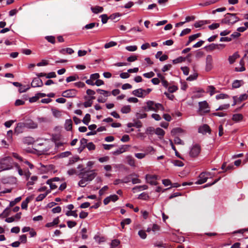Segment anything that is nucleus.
<instances>
[{
  "instance_id": "aec40b11",
  "label": "nucleus",
  "mask_w": 248,
  "mask_h": 248,
  "mask_svg": "<svg viewBox=\"0 0 248 248\" xmlns=\"http://www.w3.org/2000/svg\"><path fill=\"white\" fill-rule=\"evenodd\" d=\"M92 11L94 14H98L101 13L103 11V8L101 6H95L94 7H92L91 8Z\"/></svg>"
},
{
  "instance_id": "de8ad7c7",
  "label": "nucleus",
  "mask_w": 248,
  "mask_h": 248,
  "mask_svg": "<svg viewBox=\"0 0 248 248\" xmlns=\"http://www.w3.org/2000/svg\"><path fill=\"white\" fill-rule=\"evenodd\" d=\"M66 215L67 216H73L75 217H78L76 211H68L66 213Z\"/></svg>"
},
{
  "instance_id": "7ed1b4c3",
  "label": "nucleus",
  "mask_w": 248,
  "mask_h": 248,
  "mask_svg": "<svg viewBox=\"0 0 248 248\" xmlns=\"http://www.w3.org/2000/svg\"><path fill=\"white\" fill-rule=\"evenodd\" d=\"M239 18L236 16L235 14L227 13L222 20V23L228 25H232L238 21Z\"/></svg>"
},
{
  "instance_id": "4d7b16f0",
  "label": "nucleus",
  "mask_w": 248,
  "mask_h": 248,
  "mask_svg": "<svg viewBox=\"0 0 248 248\" xmlns=\"http://www.w3.org/2000/svg\"><path fill=\"white\" fill-rule=\"evenodd\" d=\"M67 224L69 228H72L77 225V222L74 221L69 220L67 222Z\"/></svg>"
},
{
  "instance_id": "6e6d98bb",
  "label": "nucleus",
  "mask_w": 248,
  "mask_h": 248,
  "mask_svg": "<svg viewBox=\"0 0 248 248\" xmlns=\"http://www.w3.org/2000/svg\"><path fill=\"white\" fill-rule=\"evenodd\" d=\"M173 164L174 165L178 167H183L184 165V163L181 161L178 160H173Z\"/></svg>"
},
{
  "instance_id": "58836bf2",
  "label": "nucleus",
  "mask_w": 248,
  "mask_h": 248,
  "mask_svg": "<svg viewBox=\"0 0 248 248\" xmlns=\"http://www.w3.org/2000/svg\"><path fill=\"white\" fill-rule=\"evenodd\" d=\"M242 85V81L235 80L232 83V86L234 88H237L240 87Z\"/></svg>"
},
{
  "instance_id": "9b49d317",
  "label": "nucleus",
  "mask_w": 248,
  "mask_h": 248,
  "mask_svg": "<svg viewBox=\"0 0 248 248\" xmlns=\"http://www.w3.org/2000/svg\"><path fill=\"white\" fill-rule=\"evenodd\" d=\"M146 181L147 183L150 184L152 185H156V176L155 175H151L147 174L145 177Z\"/></svg>"
},
{
  "instance_id": "c03bdc74",
  "label": "nucleus",
  "mask_w": 248,
  "mask_h": 248,
  "mask_svg": "<svg viewBox=\"0 0 248 248\" xmlns=\"http://www.w3.org/2000/svg\"><path fill=\"white\" fill-rule=\"evenodd\" d=\"M82 179L80 180L78 182V185L79 186L81 187H84L86 186L87 183L86 182L87 181L86 179L83 177H81Z\"/></svg>"
},
{
  "instance_id": "c9c22d12",
  "label": "nucleus",
  "mask_w": 248,
  "mask_h": 248,
  "mask_svg": "<svg viewBox=\"0 0 248 248\" xmlns=\"http://www.w3.org/2000/svg\"><path fill=\"white\" fill-rule=\"evenodd\" d=\"M91 119V116L89 114H86L82 120L83 123L86 125H88Z\"/></svg>"
},
{
  "instance_id": "6ab92c4d",
  "label": "nucleus",
  "mask_w": 248,
  "mask_h": 248,
  "mask_svg": "<svg viewBox=\"0 0 248 248\" xmlns=\"http://www.w3.org/2000/svg\"><path fill=\"white\" fill-rule=\"evenodd\" d=\"M243 116L241 114H234L232 115V120L235 122H239L242 120Z\"/></svg>"
},
{
  "instance_id": "7c9ffc66",
  "label": "nucleus",
  "mask_w": 248,
  "mask_h": 248,
  "mask_svg": "<svg viewBox=\"0 0 248 248\" xmlns=\"http://www.w3.org/2000/svg\"><path fill=\"white\" fill-rule=\"evenodd\" d=\"M79 159L78 156H75L69 159L67 165H71L77 162Z\"/></svg>"
},
{
  "instance_id": "72a5a7b5",
  "label": "nucleus",
  "mask_w": 248,
  "mask_h": 248,
  "mask_svg": "<svg viewBox=\"0 0 248 248\" xmlns=\"http://www.w3.org/2000/svg\"><path fill=\"white\" fill-rule=\"evenodd\" d=\"M240 65L241 67H236L235 70L236 71L239 72H242L244 71L245 70V68L244 67V62L243 60H241L240 62Z\"/></svg>"
},
{
  "instance_id": "8fccbe9b",
  "label": "nucleus",
  "mask_w": 248,
  "mask_h": 248,
  "mask_svg": "<svg viewBox=\"0 0 248 248\" xmlns=\"http://www.w3.org/2000/svg\"><path fill=\"white\" fill-rule=\"evenodd\" d=\"M86 147L90 151L94 150L95 149V146L93 142H89L86 144Z\"/></svg>"
},
{
  "instance_id": "f704fd0d",
  "label": "nucleus",
  "mask_w": 248,
  "mask_h": 248,
  "mask_svg": "<svg viewBox=\"0 0 248 248\" xmlns=\"http://www.w3.org/2000/svg\"><path fill=\"white\" fill-rule=\"evenodd\" d=\"M131 110L130 106L129 105L124 106L122 108L121 111L123 113H129Z\"/></svg>"
},
{
  "instance_id": "f8f14e48",
  "label": "nucleus",
  "mask_w": 248,
  "mask_h": 248,
  "mask_svg": "<svg viewBox=\"0 0 248 248\" xmlns=\"http://www.w3.org/2000/svg\"><path fill=\"white\" fill-rule=\"evenodd\" d=\"M208 179V177L206 175V173L204 172H202L199 176L198 180L196 182V184L201 185L205 183Z\"/></svg>"
},
{
  "instance_id": "20e7f679",
  "label": "nucleus",
  "mask_w": 248,
  "mask_h": 248,
  "mask_svg": "<svg viewBox=\"0 0 248 248\" xmlns=\"http://www.w3.org/2000/svg\"><path fill=\"white\" fill-rule=\"evenodd\" d=\"M96 175V174L93 170L81 172L79 174L80 177H83L85 178L87 181H92L95 178Z\"/></svg>"
},
{
  "instance_id": "13d9d810",
  "label": "nucleus",
  "mask_w": 248,
  "mask_h": 248,
  "mask_svg": "<svg viewBox=\"0 0 248 248\" xmlns=\"http://www.w3.org/2000/svg\"><path fill=\"white\" fill-rule=\"evenodd\" d=\"M228 97V95L224 93H220L219 94H218L216 95V98L217 99H225Z\"/></svg>"
},
{
  "instance_id": "6e6552de",
  "label": "nucleus",
  "mask_w": 248,
  "mask_h": 248,
  "mask_svg": "<svg viewBox=\"0 0 248 248\" xmlns=\"http://www.w3.org/2000/svg\"><path fill=\"white\" fill-rule=\"evenodd\" d=\"M213 58L211 55H208L206 58L205 70L210 71L213 68Z\"/></svg>"
},
{
  "instance_id": "b1692460",
  "label": "nucleus",
  "mask_w": 248,
  "mask_h": 248,
  "mask_svg": "<svg viewBox=\"0 0 248 248\" xmlns=\"http://www.w3.org/2000/svg\"><path fill=\"white\" fill-rule=\"evenodd\" d=\"M65 128L67 131L72 130V121L71 119L66 120L65 123Z\"/></svg>"
},
{
  "instance_id": "864d4df0",
  "label": "nucleus",
  "mask_w": 248,
  "mask_h": 248,
  "mask_svg": "<svg viewBox=\"0 0 248 248\" xmlns=\"http://www.w3.org/2000/svg\"><path fill=\"white\" fill-rule=\"evenodd\" d=\"M137 48L138 47L136 46H130L125 47V49L129 51H135Z\"/></svg>"
},
{
  "instance_id": "a878e982",
  "label": "nucleus",
  "mask_w": 248,
  "mask_h": 248,
  "mask_svg": "<svg viewBox=\"0 0 248 248\" xmlns=\"http://www.w3.org/2000/svg\"><path fill=\"white\" fill-rule=\"evenodd\" d=\"M126 160L127 163L131 166L135 167V161L134 158L130 155L127 156L126 157Z\"/></svg>"
},
{
  "instance_id": "2eb2a0df",
  "label": "nucleus",
  "mask_w": 248,
  "mask_h": 248,
  "mask_svg": "<svg viewBox=\"0 0 248 248\" xmlns=\"http://www.w3.org/2000/svg\"><path fill=\"white\" fill-rule=\"evenodd\" d=\"M43 85V83L42 80L38 78H34L31 83V86L32 87H42Z\"/></svg>"
},
{
  "instance_id": "a211bd4d",
  "label": "nucleus",
  "mask_w": 248,
  "mask_h": 248,
  "mask_svg": "<svg viewBox=\"0 0 248 248\" xmlns=\"http://www.w3.org/2000/svg\"><path fill=\"white\" fill-rule=\"evenodd\" d=\"M132 94L140 98H144V95L143 92V89L141 88H139L136 90L133 91Z\"/></svg>"
},
{
  "instance_id": "f3484780",
  "label": "nucleus",
  "mask_w": 248,
  "mask_h": 248,
  "mask_svg": "<svg viewBox=\"0 0 248 248\" xmlns=\"http://www.w3.org/2000/svg\"><path fill=\"white\" fill-rule=\"evenodd\" d=\"M38 177L36 176H32L27 181V186L29 189H31L30 186L33 185L35 182L37 180Z\"/></svg>"
},
{
  "instance_id": "774afa93",
  "label": "nucleus",
  "mask_w": 248,
  "mask_h": 248,
  "mask_svg": "<svg viewBox=\"0 0 248 248\" xmlns=\"http://www.w3.org/2000/svg\"><path fill=\"white\" fill-rule=\"evenodd\" d=\"M146 154L144 153H136L135 154V156L138 158V159H142L144 158L146 156Z\"/></svg>"
},
{
  "instance_id": "dca6fc26",
  "label": "nucleus",
  "mask_w": 248,
  "mask_h": 248,
  "mask_svg": "<svg viewBox=\"0 0 248 248\" xmlns=\"http://www.w3.org/2000/svg\"><path fill=\"white\" fill-rule=\"evenodd\" d=\"M199 132L203 134L210 132V128L207 124H203L199 128Z\"/></svg>"
},
{
  "instance_id": "423d86ee",
  "label": "nucleus",
  "mask_w": 248,
  "mask_h": 248,
  "mask_svg": "<svg viewBox=\"0 0 248 248\" xmlns=\"http://www.w3.org/2000/svg\"><path fill=\"white\" fill-rule=\"evenodd\" d=\"M200 152L201 147L198 144H195L190 149L189 155L191 157H196L199 155Z\"/></svg>"
},
{
  "instance_id": "412c9836",
  "label": "nucleus",
  "mask_w": 248,
  "mask_h": 248,
  "mask_svg": "<svg viewBox=\"0 0 248 248\" xmlns=\"http://www.w3.org/2000/svg\"><path fill=\"white\" fill-rule=\"evenodd\" d=\"M248 94L246 93H244L243 94L241 95L238 98L237 101L242 102L243 101L246 100L248 98ZM233 99L234 100V103L232 105L233 106L236 104L237 101L236 100V97H233Z\"/></svg>"
},
{
  "instance_id": "3c124183",
  "label": "nucleus",
  "mask_w": 248,
  "mask_h": 248,
  "mask_svg": "<svg viewBox=\"0 0 248 248\" xmlns=\"http://www.w3.org/2000/svg\"><path fill=\"white\" fill-rule=\"evenodd\" d=\"M147 114L145 113H141L140 112H138L136 114V116L137 119L145 118L147 117Z\"/></svg>"
},
{
  "instance_id": "37998d69",
  "label": "nucleus",
  "mask_w": 248,
  "mask_h": 248,
  "mask_svg": "<svg viewBox=\"0 0 248 248\" xmlns=\"http://www.w3.org/2000/svg\"><path fill=\"white\" fill-rule=\"evenodd\" d=\"M117 45V43L114 41H111L108 43H106L104 47L105 48H108L110 47H112Z\"/></svg>"
},
{
  "instance_id": "69168bd1",
  "label": "nucleus",
  "mask_w": 248,
  "mask_h": 248,
  "mask_svg": "<svg viewBox=\"0 0 248 248\" xmlns=\"http://www.w3.org/2000/svg\"><path fill=\"white\" fill-rule=\"evenodd\" d=\"M219 27V23H213L208 26V28L211 30H215Z\"/></svg>"
},
{
  "instance_id": "49530a36",
  "label": "nucleus",
  "mask_w": 248,
  "mask_h": 248,
  "mask_svg": "<svg viewBox=\"0 0 248 248\" xmlns=\"http://www.w3.org/2000/svg\"><path fill=\"white\" fill-rule=\"evenodd\" d=\"M155 133L156 134L161 136H163L165 134V131L160 128H157L155 130Z\"/></svg>"
},
{
  "instance_id": "4c0bfd02",
  "label": "nucleus",
  "mask_w": 248,
  "mask_h": 248,
  "mask_svg": "<svg viewBox=\"0 0 248 248\" xmlns=\"http://www.w3.org/2000/svg\"><path fill=\"white\" fill-rule=\"evenodd\" d=\"M94 239L95 240V241L97 242L98 244H100L101 242H103L105 240L104 237H101L98 235H95L94 236Z\"/></svg>"
},
{
  "instance_id": "393cba45",
  "label": "nucleus",
  "mask_w": 248,
  "mask_h": 248,
  "mask_svg": "<svg viewBox=\"0 0 248 248\" xmlns=\"http://www.w3.org/2000/svg\"><path fill=\"white\" fill-rule=\"evenodd\" d=\"M201 33H198L192 35L189 37L188 41L187 42L186 45L188 46L191 42L195 40L196 38L201 36Z\"/></svg>"
},
{
  "instance_id": "052dcab7",
  "label": "nucleus",
  "mask_w": 248,
  "mask_h": 248,
  "mask_svg": "<svg viewBox=\"0 0 248 248\" xmlns=\"http://www.w3.org/2000/svg\"><path fill=\"white\" fill-rule=\"evenodd\" d=\"M80 143L81 144V148L83 149L86 147V144H88L87 140L83 138L80 140Z\"/></svg>"
},
{
  "instance_id": "e2e57ef3",
  "label": "nucleus",
  "mask_w": 248,
  "mask_h": 248,
  "mask_svg": "<svg viewBox=\"0 0 248 248\" xmlns=\"http://www.w3.org/2000/svg\"><path fill=\"white\" fill-rule=\"evenodd\" d=\"M120 16H121V15L119 13H114V14L111 15L109 16V18L111 20H115L117 18H118L119 17H120Z\"/></svg>"
},
{
  "instance_id": "1a4fd4ad",
  "label": "nucleus",
  "mask_w": 248,
  "mask_h": 248,
  "mask_svg": "<svg viewBox=\"0 0 248 248\" xmlns=\"http://www.w3.org/2000/svg\"><path fill=\"white\" fill-rule=\"evenodd\" d=\"M25 128V124L23 122L18 123L15 128L14 134L18 135L22 133L24 131Z\"/></svg>"
},
{
  "instance_id": "9d476101",
  "label": "nucleus",
  "mask_w": 248,
  "mask_h": 248,
  "mask_svg": "<svg viewBox=\"0 0 248 248\" xmlns=\"http://www.w3.org/2000/svg\"><path fill=\"white\" fill-rule=\"evenodd\" d=\"M23 123L25 124V128L29 129H35L37 127V123L34 122L31 120H28Z\"/></svg>"
},
{
  "instance_id": "2f4dec72",
  "label": "nucleus",
  "mask_w": 248,
  "mask_h": 248,
  "mask_svg": "<svg viewBox=\"0 0 248 248\" xmlns=\"http://www.w3.org/2000/svg\"><path fill=\"white\" fill-rule=\"evenodd\" d=\"M96 91L100 94H102L106 97L110 95V92H109L108 91H105V90H103L99 89H97L96 90Z\"/></svg>"
},
{
  "instance_id": "680f3d73",
  "label": "nucleus",
  "mask_w": 248,
  "mask_h": 248,
  "mask_svg": "<svg viewBox=\"0 0 248 248\" xmlns=\"http://www.w3.org/2000/svg\"><path fill=\"white\" fill-rule=\"evenodd\" d=\"M138 234L142 239H145L146 238L147 235L145 233V231L143 230H140L139 231Z\"/></svg>"
},
{
  "instance_id": "473e14b6",
  "label": "nucleus",
  "mask_w": 248,
  "mask_h": 248,
  "mask_svg": "<svg viewBox=\"0 0 248 248\" xmlns=\"http://www.w3.org/2000/svg\"><path fill=\"white\" fill-rule=\"evenodd\" d=\"M208 23L207 21H199L195 23L194 24V27L195 28H199L202 26V25Z\"/></svg>"
},
{
  "instance_id": "c756f323",
  "label": "nucleus",
  "mask_w": 248,
  "mask_h": 248,
  "mask_svg": "<svg viewBox=\"0 0 248 248\" xmlns=\"http://www.w3.org/2000/svg\"><path fill=\"white\" fill-rule=\"evenodd\" d=\"M23 141L24 143L30 145L32 144L34 140L31 137H26L23 139Z\"/></svg>"
},
{
  "instance_id": "a19ab883",
  "label": "nucleus",
  "mask_w": 248,
  "mask_h": 248,
  "mask_svg": "<svg viewBox=\"0 0 248 248\" xmlns=\"http://www.w3.org/2000/svg\"><path fill=\"white\" fill-rule=\"evenodd\" d=\"M120 243V241L118 239L113 240L111 243L110 248H114L118 246Z\"/></svg>"
},
{
  "instance_id": "79ce46f5",
  "label": "nucleus",
  "mask_w": 248,
  "mask_h": 248,
  "mask_svg": "<svg viewBox=\"0 0 248 248\" xmlns=\"http://www.w3.org/2000/svg\"><path fill=\"white\" fill-rule=\"evenodd\" d=\"M87 229L85 228H83L81 231V238L82 239L85 240L87 239L88 235L86 234L87 232Z\"/></svg>"
},
{
  "instance_id": "0eeeda50",
  "label": "nucleus",
  "mask_w": 248,
  "mask_h": 248,
  "mask_svg": "<svg viewBox=\"0 0 248 248\" xmlns=\"http://www.w3.org/2000/svg\"><path fill=\"white\" fill-rule=\"evenodd\" d=\"M77 91L75 89H69L62 92V96L64 97L70 98L75 97Z\"/></svg>"
},
{
  "instance_id": "4be33fe9",
  "label": "nucleus",
  "mask_w": 248,
  "mask_h": 248,
  "mask_svg": "<svg viewBox=\"0 0 248 248\" xmlns=\"http://www.w3.org/2000/svg\"><path fill=\"white\" fill-rule=\"evenodd\" d=\"M60 220L58 217L55 218L51 222L47 223L46 224V227H52L59 224Z\"/></svg>"
},
{
  "instance_id": "5701e85b",
  "label": "nucleus",
  "mask_w": 248,
  "mask_h": 248,
  "mask_svg": "<svg viewBox=\"0 0 248 248\" xmlns=\"http://www.w3.org/2000/svg\"><path fill=\"white\" fill-rule=\"evenodd\" d=\"M53 115L56 118H60L62 116V111L55 108L51 109Z\"/></svg>"
},
{
  "instance_id": "a18cd8bd",
  "label": "nucleus",
  "mask_w": 248,
  "mask_h": 248,
  "mask_svg": "<svg viewBox=\"0 0 248 248\" xmlns=\"http://www.w3.org/2000/svg\"><path fill=\"white\" fill-rule=\"evenodd\" d=\"M229 107H230L229 104H224V105L220 106L217 108L216 109V110L217 111V110H222L223 109H227L229 108Z\"/></svg>"
},
{
  "instance_id": "5fc2aeb1",
  "label": "nucleus",
  "mask_w": 248,
  "mask_h": 248,
  "mask_svg": "<svg viewBox=\"0 0 248 248\" xmlns=\"http://www.w3.org/2000/svg\"><path fill=\"white\" fill-rule=\"evenodd\" d=\"M100 17L101 18V21L103 24L106 23L109 18L106 14L102 15Z\"/></svg>"
},
{
  "instance_id": "603ef678",
  "label": "nucleus",
  "mask_w": 248,
  "mask_h": 248,
  "mask_svg": "<svg viewBox=\"0 0 248 248\" xmlns=\"http://www.w3.org/2000/svg\"><path fill=\"white\" fill-rule=\"evenodd\" d=\"M31 173L28 169H26L24 170V176L26 178L27 181H28L31 178Z\"/></svg>"
},
{
  "instance_id": "ea45409f",
  "label": "nucleus",
  "mask_w": 248,
  "mask_h": 248,
  "mask_svg": "<svg viewBox=\"0 0 248 248\" xmlns=\"http://www.w3.org/2000/svg\"><path fill=\"white\" fill-rule=\"evenodd\" d=\"M238 57V55L237 53H234L233 55L230 56L229 58L230 63L231 64L233 63Z\"/></svg>"
},
{
  "instance_id": "cd10ccee",
  "label": "nucleus",
  "mask_w": 248,
  "mask_h": 248,
  "mask_svg": "<svg viewBox=\"0 0 248 248\" xmlns=\"http://www.w3.org/2000/svg\"><path fill=\"white\" fill-rule=\"evenodd\" d=\"M31 199L30 197H27V198H26L25 200L23 201L22 202V203H21L22 209H27L28 203L31 201Z\"/></svg>"
},
{
  "instance_id": "e433bc0d",
  "label": "nucleus",
  "mask_w": 248,
  "mask_h": 248,
  "mask_svg": "<svg viewBox=\"0 0 248 248\" xmlns=\"http://www.w3.org/2000/svg\"><path fill=\"white\" fill-rule=\"evenodd\" d=\"M46 183L47 184H48L49 185L50 190L51 189H55L58 187V185L55 183H53L52 182V181H51V180H47Z\"/></svg>"
},
{
  "instance_id": "bb28decb",
  "label": "nucleus",
  "mask_w": 248,
  "mask_h": 248,
  "mask_svg": "<svg viewBox=\"0 0 248 248\" xmlns=\"http://www.w3.org/2000/svg\"><path fill=\"white\" fill-rule=\"evenodd\" d=\"M50 193V190H46V192L44 194H41L39 195L36 198V201L37 202H40L42 201L46 196L47 195Z\"/></svg>"
},
{
  "instance_id": "09e8293b",
  "label": "nucleus",
  "mask_w": 248,
  "mask_h": 248,
  "mask_svg": "<svg viewBox=\"0 0 248 248\" xmlns=\"http://www.w3.org/2000/svg\"><path fill=\"white\" fill-rule=\"evenodd\" d=\"M178 89V87L175 85H172L168 87V91L170 93H173Z\"/></svg>"
},
{
  "instance_id": "f03ea898",
  "label": "nucleus",
  "mask_w": 248,
  "mask_h": 248,
  "mask_svg": "<svg viewBox=\"0 0 248 248\" xmlns=\"http://www.w3.org/2000/svg\"><path fill=\"white\" fill-rule=\"evenodd\" d=\"M13 169L12 159L9 156L0 159V172Z\"/></svg>"
},
{
  "instance_id": "4468645a",
  "label": "nucleus",
  "mask_w": 248,
  "mask_h": 248,
  "mask_svg": "<svg viewBox=\"0 0 248 248\" xmlns=\"http://www.w3.org/2000/svg\"><path fill=\"white\" fill-rule=\"evenodd\" d=\"M16 181V178L14 176H9L2 179V182L4 184H15Z\"/></svg>"
},
{
  "instance_id": "bf43d9fd",
  "label": "nucleus",
  "mask_w": 248,
  "mask_h": 248,
  "mask_svg": "<svg viewBox=\"0 0 248 248\" xmlns=\"http://www.w3.org/2000/svg\"><path fill=\"white\" fill-rule=\"evenodd\" d=\"M190 32H191V29H188V28H186V29H184V30H183L182 31V32L180 33V35L181 36H183L184 35H185L186 34H187L189 33Z\"/></svg>"
},
{
  "instance_id": "39448f33",
  "label": "nucleus",
  "mask_w": 248,
  "mask_h": 248,
  "mask_svg": "<svg viewBox=\"0 0 248 248\" xmlns=\"http://www.w3.org/2000/svg\"><path fill=\"white\" fill-rule=\"evenodd\" d=\"M199 105V112L200 115H203L210 111L209 105L206 101L200 102Z\"/></svg>"
},
{
  "instance_id": "338daca9",
  "label": "nucleus",
  "mask_w": 248,
  "mask_h": 248,
  "mask_svg": "<svg viewBox=\"0 0 248 248\" xmlns=\"http://www.w3.org/2000/svg\"><path fill=\"white\" fill-rule=\"evenodd\" d=\"M171 66L172 65L170 64H166L162 68V71L164 72L169 71L171 68Z\"/></svg>"
},
{
  "instance_id": "0e129e2a",
  "label": "nucleus",
  "mask_w": 248,
  "mask_h": 248,
  "mask_svg": "<svg viewBox=\"0 0 248 248\" xmlns=\"http://www.w3.org/2000/svg\"><path fill=\"white\" fill-rule=\"evenodd\" d=\"M207 90L210 93V95H213L215 93V88L213 86H209L208 87Z\"/></svg>"
},
{
  "instance_id": "ddd939ff",
  "label": "nucleus",
  "mask_w": 248,
  "mask_h": 248,
  "mask_svg": "<svg viewBox=\"0 0 248 248\" xmlns=\"http://www.w3.org/2000/svg\"><path fill=\"white\" fill-rule=\"evenodd\" d=\"M118 196L115 194L110 195L107 198H106L104 201L103 202L105 205L108 204L110 201L115 202L118 200Z\"/></svg>"
},
{
  "instance_id": "c85d7f7f",
  "label": "nucleus",
  "mask_w": 248,
  "mask_h": 248,
  "mask_svg": "<svg viewBox=\"0 0 248 248\" xmlns=\"http://www.w3.org/2000/svg\"><path fill=\"white\" fill-rule=\"evenodd\" d=\"M98 27L99 26V23H91L90 24L86 25L83 28V30L86 29V30H89V29H92L95 26Z\"/></svg>"
},
{
  "instance_id": "f257e3e1",
  "label": "nucleus",
  "mask_w": 248,
  "mask_h": 248,
  "mask_svg": "<svg viewBox=\"0 0 248 248\" xmlns=\"http://www.w3.org/2000/svg\"><path fill=\"white\" fill-rule=\"evenodd\" d=\"M143 109L145 111H158L159 110L163 111L164 108L160 103H155L153 101H148L146 102L145 105L142 107Z\"/></svg>"
}]
</instances>
